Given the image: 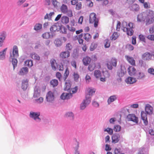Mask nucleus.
I'll use <instances>...</instances> for the list:
<instances>
[{"mask_svg": "<svg viewBox=\"0 0 154 154\" xmlns=\"http://www.w3.org/2000/svg\"><path fill=\"white\" fill-rule=\"evenodd\" d=\"M95 68V65L94 64H90L88 67V69L90 71H93Z\"/></svg>", "mask_w": 154, "mask_h": 154, "instance_id": "8fccbe9b", "label": "nucleus"}, {"mask_svg": "<svg viewBox=\"0 0 154 154\" xmlns=\"http://www.w3.org/2000/svg\"><path fill=\"white\" fill-rule=\"evenodd\" d=\"M51 85L53 87H54L57 86L58 84V82L57 80L54 79L51 80L50 82Z\"/></svg>", "mask_w": 154, "mask_h": 154, "instance_id": "7c9ffc66", "label": "nucleus"}, {"mask_svg": "<svg viewBox=\"0 0 154 154\" xmlns=\"http://www.w3.org/2000/svg\"><path fill=\"white\" fill-rule=\"evenodd\" d=\"M116 99L117 97L116 95H113L110 96L107 100L108 104H109L111 103L116 100Z\"/></svg>", "mask_w": 154, "mask_h": 154, "instance_id": "cd10ccee", "label": "nucleus"}, {"mask_svg": "<svg viewBox=\"0 0 154 154\" xmlns=\"http://www.w3.org/2000/svg\"><path fill=\"white\" fill-rule=\"evenodd\" d=\"M136 37L135 36H133L132 38V44L135 45L136 44Z\"/></svg>", "mask_w": 154, "mask_h": 154, "instance_id": "69168bd1", "label": "nucleus"}, {"mask_svg": "<svg viewBox=\"0 0 154 154\" xmlns=\"http://www.w3.org/2000/svg\"><path fill=\"white\" fill-rule=\"evenodd\" d=\"M57 26L55 25H53L51 26L50 28V30L51 32H54L56 31L57 30Z\"/></svg>", "mask_w": 154, "mask_h": 154, "instance_id": "603ef678", "label": "nucleus"}, {"mask_svg": "<svg viewBox=\"0 0 154 154\" xmlns=\"http://www.w3.org/2000/svg\"><path fill=\"white\" fill-rule=\"evenodd\" d=\"M91 58L88 56L84 57L82 59L83 64L85 66H87L91 62Z\"/></svg>", "mask_w": 154, "mask_h": 154, "instance_id": "a211bd4d", "label": "nucleus"}, {"mask_svg": "<svg viewBox=\"0 0 154 154\" xmlns=\"http://www.w3.org/2000/svg\"><path fill=\"white\" fill-rule=\"evenodd\" d=\"M40 115V113L39 112H31L29 114V116L30 118L33 119L35 120H36L38 122H40L41 119L39 117Z\"/></svg>", "mask_w": 154, "mask_h": 154, "instance_id": "6e6552de", "label": "nucleus"}, {"mask_svg": "<svg viewBox=\"0 0 154 154\" xmlns=\"http://www.w3.org/2000/svg\"><path fill=\"white\" fill-rule=\"evenodd\" d=\"M120 136L119 134H114L112 137V142L113 143H118L120 139Z\"/></svg>", "mask_w": 154, "mask_h": 154, "instance_id": "1a4fd4ad", "label": "nucleus"}, {"mask_svg": "<svg viewBox=\"0 0 154 154\" xmlns=\"http://www.w3.org/2000/svg\"><path fill=\"white\" fill-rule=\"evenodd\" d=\"M139 38L140 41L145 42V37L144 35L141 34L139 36Z\"/></svg>", "mask_w": 154, "mask_h": 154, "instance_id": "052dcab7", "label": "nucleus"}, {"mask_svg": "<svg viewBox=\"0 0 154 154\" xmlns=\"http://www.w3.org/2000/svg\"><path fill=\"white\" fill-rule=\"evenodd\" d=\"M70 56L69 51H65L61 52L59 55L60 57L62 59H67Z\"/></svg>", "mask_w": 154, "mask_h": 154, "instance_id": "9d476101", "label": "nucleus"}, {"mask_svg": "<svg viewBox=\"0 0 154 154\" xmlns=\"http://www.w3.org/2000/svg\"><path fill=\"white\" fill-rule=\"evenodd\" d=\"M104 46L106 48H108L110 47V43L109 40L106 39L104 40Z\"/></svg>", "mask_w": 154, "mask_h": 154, "instance_id": "49530a36", "label": "nucleus"}, {"mask_svg": "<svg viewBox=\"0 0 154 154\" xmlns=\"http://www.w3.org/2000/svg\"><path fill=\"white\" fill-rule=\"evenodd\" d=\"M67 27L68 30L72 32H74L75 31V29L72 26H70L69 25H67Z\"/></svg>", "mask_w": 154, "mask_h": 154, "instance_id": "6e6d98bb", "label": "nucleus"}, {"mask_svg": "<svg viewBox=\"0 0 154 154\" xmlns=\"http://www.w3.org/2000/svg\"><path fill=\"white\" fill-rule=\"evenodd\" d=\"M31 57L33 59L36 60H40V57L37 54L34 53H32L30 54Z\"/></svg>", "mask_w": 154, "mask_h": 154, "instance_id": "c9c22d12", "label": "nucleus"}, {"mask_svg": "<svg viewBox=\"0 0 154 154\" xmlns=\"http://www.w3.org/2000/svg\"><path fill=\"white\" fill-rule=\"evenodd\" d=\"M61 22L63 24H67L69 22V18L66 16H63L61 17Z\"/></svg>", "mask_w": 154, "mask_h": 154, "instance_id": "393cba45", "label": "nucleus"}, {"mask_svg": "<svg viewBox=\"0 0 154 154\" xmlns=\"http://www.w3.org/2000/svg\"><path fill=\"white\" fill-rule=\"evenodd\" d=\"M94 75L97 78H100L101 76V73L99 70H96L94 72Z\"/></svg>", "mask_w": 154, "mask_h": 154, "instance_id": "72a5a7b5", "label": "nucleus"}, {"mask_svg": "<svg viewBox=\"0 0 154 154\" xmlns=\"http://www.w3.org/2000/svg\"><path fill=\"white\" fill-rule=\"evenodd\" d=\"M147 38L151 41H154V34L148 35L147 36Z\"/></svg>", "mask_w": 154, "mask_h": 154, "instance_id": "e2e57ef3", "label": "nucleus"}, {"mask_svg": "<svg viewBox=\"0 0 154 154\" xmlns=\"http://www.w3.org/2000/svg\"><path fill=\"white\" fill-rule=\"evenodd\" d=\"M69 74V71L68 67H66V68L65 69V72L64 74L63 78L64 80H65L67 78Z\"/></svg>", "mask_w": 154, "mask_h": 154, "instance_id": "c03bdc74", "label": "nucleus"}, {"mask_svg": "<svg viewBox=\"0 0 154 154\" xmlns=\"http://www.w3.org/2000/svg\"><path fill=\"white\" fill-rule=\"evenodd\" d=\"M26 66L31 67L33 65L32 61L31 60H27L25 62Z\"/></svg>", "mask_w": 154, "mask_h": 154, "instance_id": "a19ab883", "label": "nucleus"}, {"mask_svg": "<svg viewBox=\"0 0 154 154\" xmlns=\"http://www.w3.org/2000/svg\"><path fill=\"white\" fill-rule=\"evenodd\" d=\"M127 49L130 51H132L134 49V47L131 44H127L126 45Z\"/></svg>", "mask_w": 154, "mask_h": 154, "instance_id": "680f3d73", "label": "nucleus"}, {"mask_svg": "<svg viewBox=\"0 0 154 154\" xmlns=\"http://www.w3.org/2000/svg\"><path fill=\"white\" fill-rule=\"evenodd\" d=\"M54 43L55 45L57 47L60 46L62 44V42L61 40L59 38L55 39L54 41Z\"/></svg>", "mask_w": 154, "mask_h": 154, "instance_id": "c85d7f7f", "label": "nucleus"}, {"mask_svg": "<svg viewBox=\"0 0 154 154\" xmlns=\"http://www.w3.org/2000/svg\"><path fill=\"white\" fill-rule=\"evenodd\" d=\"M55 97L54 94L52 91H49L46 95V100L48 102H52L54 100Z\"/></svg>", "mask_w": 154, "mask_h": 154, "instance_id": "0eeeda50", "label": "nucleus"}, {"mask_svg": "<svg viewBox=\"0 0 154 154\" xmlns=\"http://www.w3.org/2000/svg\"><path fill=\"white\" fill-rule=\"evenodd\" d=\"M135 76L137 79H141L144 78L145 75L143 72H139L136 74Z\"/></svg>", "mask_w": 154, "mask_h": 154, "instance_id": "412c9836", "label": "nucleus"}, {"mask_svg": "<svg viewBox=\"0 0 154 154\" xmlns=\"http://www.w3.org/2000/svg\"><path fill=\"white\" fill-rule=\"evenodd\" d=\"M117 62V59L115 57H112L110 60L107 63L108 68L109 70H112V66L116 67Z\"/></svg>", "mask_w": 154, "mask_h": 154, "instance_id": "423d86ee", "label": "nucleus"}, {"mask_svg": "<svg viewBox=\"0 0 154 154\" xmlns=\"http://www.w3.org/2000/svg\"><path fill=\"white\" fill-rule=\"evenodd\" d=\"M127 118L128 120L132 121L136 123H138V118L133 114L128 115L127 116Z\"/></svg>", "mask_w": 154, "mask_h": 154, "instance_id": "ddd939ff", "label": "nucleus"}, {"mask_svg": "<svg viewBox=\"0 0 154 154\" xmlns=\"http://www.w3.org/2000/svg\"><path fill=\"white\" fill-rule=\"evenodd\" d=\"M125 57L128 62L131 65L134 66H136L135 61L133 57L128 55H125Z\"/></svg>", "mask_w": 154, "mask_h": 154, "instance_id": "f8f14e48", "label": "nucleus"}, {"mask_svg": "<svg viewBox=\"0 0 154 154\" xmlns=\"http://www.w3.org/2000/svg\"><path fill=\"white\" fill-rule=\"evenodd\" d=\"M71 84L69 82H66L65 83L64 90L65 91H69L71 89Z\"/></svg>", "mask_w": 154, "mask_h": 154, "instance_id": "4c0bfd02", "label": "nucleus"}, {"mask_svg": "<svg viewBox=\"0 0 154 154\" xmlns=\"http://www.w3.org/2000/svg\"><path fill=\"white\" fill-rule=\"evenodd\" d=\"M128 71L129 74L130 75L132 76L136 74V70L134 67L130 66H129L128 69Z\"/></svg>", "mask_w": 154, "mask_h": 154, "instance_id": "4468645a", "label": "nucleus"}, {"mask_svg": "<svg viewBox=\"0 0 154 154\" xmlns=\"http://www.w3.org/2000/svg\"><path fill=\"white\" fill-rule=\"evenodd\" d=\"M146 25H149L154 22V12L149 10L146 11L144 14Z\"/></svg>", "mask_w": 154, "mask_h": 154, "instance_id": "f03ea898", "label": "nucleus"}, {"mask_svg": "<svg viewBox=\"0 0 154 154\" xmlns=\"http://www.w3.org/2000/svg\"><path fill=\"white\" fill-rule=\"evenodd\" d=\"M73 76L75 81L76 82L78 81L79 78V74L77 73L74 72L73 74Z\"/></svg>", "mask_w": 154, "mask_h": 154, "instance_id": "5fc2aeb1", "label": "nucleus"}, {"mask_svg": "<svg viewBox=\"0 0 154 154\" xmlns=\"http://www.w3.org/2000/svg\"><path fill=\"white\" fill-rule=\"evenodd\" d=\"M7 48H5L2 51L0 52V60H2L5 59L6 51L7 50Z\"/></svg>", "mask_w": 154, "mask_h": 154, "instance_id": "2f4dec72", "label": "nucleus"}, {"mask_svg": "<svg viewBox=\"0 0 154 154\" xmlns=\"http://www.w3.org/2000/svg\"><path fill=\"white\" fill-rule=\"evenodd\" d=\"M89 21L90 23H94L95 27H97L98 26L99 22V20L97 17L96 14L94 12L90 14Z\"/></svg>", "mask_w": 154, "mask_h": 154, "instance_id": "20e7f679", "label": "nucleus"}, {"mask_svg": "<svg viewBox=\"0 0 154 154\" xmlns=\"http://www.w3.org/2000/svg\"><path fill=\"white\" fill-rule=\"evenodd\" d=\"M56 76L57 78L58 79L59 81L61 80V79L62 78V75L60 72H57L56 73Z\"/></svg>", "mask_w": 154, "mask_h": 154, "instance_id": "0e129e2a", "label": "nucleus"}, {"mask_svg": "<svg viewBox=\"0 0 154 154\" xmlns=\"http://www.w3.org/2000/svg\"><path fill=\"white\" fill-rule=\"evenodd\" d=\"M104 131L107 132L110 135H112L113 134V131L112 129L110 128H107L105 129H104Z\"/></svg>", "mask_w": 154, "mask_h": 154, "instance_id": "3c124183", "label": "nucleus"}, {"mask_svg": "<svg viewBox=\"0 0 154 154\" xmlns=\"http://www.w3.org/2000/svg\"><path fill=\"white\" fill-rule=\"evenodd\" d=\"M88 94L86 96V99H87L88 104H89L91 102V97L94 94L96 90L94 88H88L87 89Z\"/></svg>", "mask_w": 154, "mask_h": 154, "instance_id": "39448f33", "label": "nucleus"}, {"mask_svg": "<svg viewBox=\"0 0 154 154\" xmlns=\"http://www.w3.org/2000/svg\"><path fill=\"white\" fill-rule=\"evenodd\" d=\"M131 10L133 11H137L139 10L140 7L138 5L136 4L132 5L131 6Z\"/></svg>", "mask_w": 154, "mask_h": 154, "instance_id": "c756f323", "label": "nucleus"}, {"mask_svg": "<svg viewBox=\"0 0 154 154\" xmlns=\"http://www.w3.org/2000/svg\"><path fill=\"white\" fill-rule=\"evenodd\" d=\"M97 46V43L93 42L92 43L90 47V50L91 51H94Z\"/></svg>", "mask_w": 154, "mask_h": 154, "instance_id": "37998d69", "label": "nucleus"}, {"mask_svg": "<svg viewBox=\"0 0 154 154\" xmlns=\"http://www.w3.org/2000/svg\"><path fill=\"white\" fill-rule=\"evenodd\" d=\"M42 36L44 38L47 39L50 37L49 33V32H45L43 34Z\"/></svg>", "mask_w": 154, "mask_h": 154, "instance_id": "4d7b16f0", "label": "nucleus"}, {"mask_svg": "<svg viewBox=\"0 0 154 154\" xmlns=\"http://www.w3.org/2000/svg\"><path fill=\"white\" fill-rule=\"evenodd\" d=\"M44 99L42 97H39L38 99H36L35 100V102L39 103H42Z\"/></svg>", "mask_w": 154, "mask_h": 154, "instance_id": "bf43d9fd", "label": "nucleus"}, {"mask_svg": "<svg viewBox=\"0 0 154 154\" xmlns=\"http://www.w3.org/2000/svg\"><path fill=\"white\" fill-rule=\"evenodd\" d=\"M82 6L81 2H78L76 5V9L77 10H80L82 8Z\"/></svg>", "mask_w": 154, "mask_h": 154, "instance_id": "13d9d810", "label": "nucleus"}, {"mask_svg": "<svg viewBox=\"0 0 154 154\" xmlns=\"http://www.w3.org/2000/svg\"><path fill=\"white\" fill-rule=\"evenodd\" d=\"M5 34L4 33H2L0 35V46H2L3 41L5 39Z\"/></svg>", "mask_w": 154, "mask_h": 154, "instance_id": "58836bf2", "label": "nucleus"}, {"mask_svg": "<svg viewBox=\"0 0 154 154\" xmlns=\"http://www.w3.org/2000/svg\"><path fill=\"white\" fill-rule=\"evenodd\" d=\"M152 57V54L148 52L145 53L142 55V58L144 60H150Z\"/></svg>", "mask_w": 154, "mask_h": 154, "instance_id": "dca6fc26", "label": "nucleus"}, {"mask_svg": "<svg viewBox=\"0 0 154 154\" xmlns=\"http://www.w3.org/2000/svg\"><path fill=\"white\" fill-rule=\"evenodd\" d=\"M72 97V94L70 93H63L60 96L61 99L62 100L68 99Z\"/></svg>", "mask_w": 154, "mask_h": 154, "instance_id": "f3484780", "label": "nucleus"}, {"mask_svg": "<svg viewBox=\"0 0 154 154\" xmlns=\"http://www.w3.org/2000/svg\"><path fill=\"white\" fill-rule=\"evenodd\" d=\"M42 28V25L40 23L36 24L34 26V29L36 30L40 29Z\"/></svg>", "mask_w": 154, "mask_h": 154, "instance_id": "09e8293b", "label": "nucleus"}, {"mask_svg": "<svg viewBox=\"0 0 154 154\" xmlns=\"http://www.w3.org/2000/svg\"><path fill=\"white\" fill-rule=\"evenodd\" d=\"M28 72V68L26 67H24L22 68L21 69L20 72V73L21 75H23L27 74Z\"/></svg>", "mask_w": 154, "mask_h": 154, "instance_id": "b1692460", "label": "nucleus"}, {"mask_svg": "<svg viewBox=\"0 0 154 154\" xmlns=\"http://www.w3.org/2000/svg\"><path fill=\"white\" fill-rule=\"evenodd\" d=\"M119 35L117 32H114L112 34L110 37V39L111 40H115L119 36Z\"/></svg>", "mask_w": 154, "mask_h": 154, "instance_id": "ea45409f", "label": "nucleus"}, {"mask_svg": "<svg viewBox=\"0 0 154 154\" xmlns=\"http://www.w3.org/2000/svg\"><path fill=\"white\" fill-rule=\"evenodd\" d=\"M28 85V80L27 79L23 80L22 82V88L23 90L26 89Z\"/></svg>", "mask_w": 154, "mask_h": 154, "instance_id": "5701e85b", "label": "nucleus"}, {"mask_svg": "<svg viewBox=\"0 0 154 154\" xmlns=\"http://www.w3.org/2000/svg\"><path fill=\"white\" fill-rule=\"evenodd\" d=\"M61 10L63 13H66L68 11V8L67 6L65 5H63L61 7Z\"/></svg>", "mask_w": 154, "mask_h": 154, "instance_id": "e433bc0d", "label": "nucleus"}, {"mask_svg": "<svg viewBox=\"0 0 154 154\" xmlns=\"http://www.w3.org/2000/svg\"><path fill=\"white\" fill-rule=\"evenodd\" d=\"M54 14V12H51L49 14H47L45 16L44 19H51L52 16Z\"/></svg>", "mask_w": 154, "mask_h": 154, "instance_id": "79ce46f5", "label": "nucleus"}, {"mask_svg": "<svg viewBox=\"0 0 154 154\" xmlns=\"http://www.w3.org/2000/svg\"><path fill=\"white\" fill-rule=\"evenodd\" d=\"M148 71L150 74L154 75V69L149 68L148 69Z\"/></svg>", "mask_w": 154, "mask_h": 154, "instance_id": "774afa93", "label": "nucleus"}, {"mask_svg": "<svg viewBox=\"0 0 154 154\" xmlns=\"http://www.w3.org/2000/svg\"><path fill=\"white\" fill-rule=\"evenodd\" d=\"M126 82L128 84H132L136 82L135 78L129 77L125 80Z\"/></svg>", "mask_w": 154, "mask_h": 154, "instance_id": "aec40b11", "label": "nucleus"}, {"mask_svg": "<svg viewBox=\"0 0 154 154\" xmlns=\"http://www.w3.org/2000/svg\"><path fill=\"white\" fill-rule=\"evenodd\" d=\"M84 38L87 41H89L91 38V35L88 33L84 34Z\"/></svg>", "mask_w": 154, "mask_h": 154, "instance_id": "bb28decb", "label": "nucleus"}, {"mask_svg": "<svg viewBox=\"0 0 154 154\" xmlns=\"http://www.w3.org/2000/svg\"><path fill=\"white\" fill-rule=\"evenodd\" d=\"M123 30L124 32H126L127 34L129 36L132 35L134 32L133 30L134 28V24L132 23H129L127 25L126 22H123L122 23Z\"/></svg>", "mask_w": 154, "mask_h": 154, "instance_id": "7ed1b4c3", "label": "nucleus"}, {"mask_svg": "<svg viewBox=\"0 0 154 154\" xmlns=\"http://www.w3.org/2000/svg\"><path fill=\"white\" fill-rule=\"evenodd\" d=\"M145 12L139 14L137 16V21L138 22H145V17L144 14Z\"/></svg>", "mask_w": 154, "mask_h": 154, "instance_id": "9b49d317", "label": "nucleus"}, {"mask_svg": "<svg viewBox=\"0 0 154 154\" xmlns=\"http://www.w3.org/2000/svg\"><path fill=\"white\" fill-rule=\"evenodd\" d=\"M72 48V46L70 43H67L65 46V49L67 51H71Z\"/></svg>", "mask_w": 154, "mask_h": 154, "instance_id": "473e14b6", "label": "nucleus"}, {"mask_svg": "<svg viewBox=\"0 0 154 154\" xmlns=\"http://www.w3.org/2000/svg\"><path fill=\"white\" fill-rule=\"evenodd\" d=\"M50 63L52 69L55 71L57 69L56 65L57 64L56 60L54 59H51L50 60Z\"/></svg>", "mask_w": 154, "mask_h": 154, "instance_id": "4be33fe9", "label": "nucleus"}, {"mask_svg": "<svg viewBox=\"0 0 154 154\" xmlns=\"http://www.w3.org/2000/svg\"><path fill=\"white\" fill-rule=\"evenodd\" d=\"M121 129V127L118 125H116L114 126L113 130L115 132H119Z\"/></svg>", "mask_w": 154, "mask_h": 154, "instance_id": "de8ad7c7", "label": "nucleus"}, {"mask_svg": "<svg viewBox=\"0 0 154 154\" xmlns=\"http://www.w3.org/2000/svg\"><path fill=\"white\" fill-rule=\"evenodd\" d=\"M86 99L85 100H84V101L82 103L80 106V109H84L86 107V106L88 105Z\"/></svg>", "mask_w": 154, "mask_h": 154, "instance_id": "f704fd0d", "label": "nucleus"}, {"mask_svg": "<svg viewBox=\"0 0 154 154\" xmlns=\"http://www.w3.org/2000/svg\"><path fill=\"white\" fill-rule=\"evenodd\" d=\"M13 57L14 58H17L19 56L18 48L16 45H14L13 47Z\"/></svg>", "mask_w": 154, "mask_h": 154, "instance_id": "6ab92c4d", "label": "nucleus"}, {"mask_svg": "<svg viewBox=\"0 0 154 154\" xmlns=\"http://www.w3.org/2000/svg\"><path fill=\"white\" fill-rule=\"evenodd\" d=\"M126 72V69L124 66H121L120 69L117 72V75L119 77H121L123 76Z\"/></svg>", "mask_w": 154, "mask_h": 154, "instance_id": "2eb2a0df", "label": "nucleus"}, {"mask_svg": "<svg viewBox=\"0 0 154 154\" xmlns=\"http://www.w3.org/2000/svg\"><path fill=\"white\" fill-rule=\"evenodd\" d=\"M40 93L38 91H35L34 93L33 97L35 98H37L39 97Z\"/></svg>", "mask_w": 154, "mask_h": 154, "instance_id": "338daca9", "label": "nucleus"}, {"mask_svg": "<svg viewBox=\"0 0 154 154\" xmlns=\"http://www.w3.org/2000/svg\"><path fill=\"white\" fill-rule=\"evenodd\" d=\"M153 108L149 104H146L145 107V111L146 112L143 111L141 112V119L143 121V123L145 125L148 124L147 114L151 115L153 114Z\"/></svg>", "mask_w": 154, "mask_h": 154, "instance_id": "f257e3e1", "label": "nucleus"}, {"mask_svg": "<svg viewBox=\"0 0 154 154\" xmlns=\"http://www.w3.org/2000/svg\"><path fill=\"white\" fill-rule=\"evenodd\" d=\"M10 58L12 60V63L14 69L15 67L16 66H17V60L16 59L13 57V56L12 55H10Z\"/></svg>", "mask_w": 154, "mask_h": 154, "instance_id": "a878e982", "label": "nucleus"}, {"mask_svg": "<svg viewBox=\"0 0 154 154\" xmlns=\"http://www.w3.org/2000/svg\"><path fill=\"white\" fill-rule=\"evenodd\" d=\"M70 63L69 60H68L65 59L63 60L62 61V63H61L63 66H66L67 67L68 65Z\"/></svg>", "mask_w": 154, "mask_h": 154, "instance_id": "a18cd8bd", "label": "nucleus"}, {"mask_svg": "<svg viewBox=\"0 0 154 154\" xmlns=\"http://www.w3.org/2000/svg\"><path fill=\"white\" fill-rule=\"evenodd\" d=\"M65 116L66 117H69L71 119H73L74 117V115L72 112H68L67 113Z\"/></svg>", "mask_w": 154, "mask_h": 154, "instance_id": "864d4df0", "label": "nucleus"}]
</instances>
